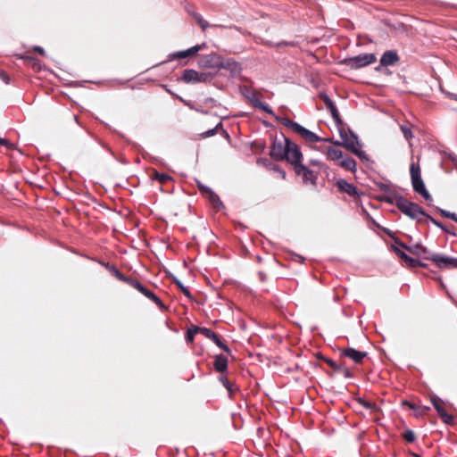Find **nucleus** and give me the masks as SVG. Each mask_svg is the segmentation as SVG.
Here are the masks:
<instances>
[{"label":"nucleus","instance_id":"nucleus-24","mask_svg":"<svg viewBox=\"0 0 457 457\" xmlns=\"http://www.w3.org/2000/svg\"><path fill=\"white\" fill-rule=\"evenodd\" d=\"M295 172L298 174V175H302L303 178L305 179V180H312L313 179V173L308 170L304 165L303 164H300L298 166H296V168H295Z\"/></svg>","mask_w":457,"mask_h":457},{"label":"nucleus","instance_id":"nucleus-27","mask_svg":"<svg viewBox=\"0 0 457 457\" xmlns=\"http://www.w3.org/2000/svg\"><path fill=\"white\" fill-rule=\"evenodd\" d=\"M154 178L162 184H165L172 180L171 177L165 173H159L155 171Z\"/></svg>","mask_w":457,"mask_h":457},{"label":"nucleus","instance_id":"nucleus-10","mask_svg":"<svg viewBox=\"0 0 457 457\" xmlns=\"http://www.w3.org/2000/svg\"><path fill=\"white\" fill-rule=\"evenodd\" d=\"M431 403L433 404V406L437 411L438 414L445 423L450 424L453 422V417L446 412L444 407L445 403L439 397L432 396Z\"/></svg>","mask_w":457,"mask_h":457},{"label":"nucleus","instance_id":"nucleus-20","mask_svg":"<svg viewBox=\"0 0 457 457\" xmlns=\"http://www.w3.org/2000/svg\"><path fill=\"white\" fill-rule=\"evenodd\" d=\"M395 243L396 245H398L399 246H401L402 248L405 249L406 251H408L411 254H415V255H421V254H428V251L427 248L423 247V246H420L419 245H412V246H409V245H406L405 244L402 243L400 240L398 239H395Z\"/></svg>","mask_w":457,"mask_h":457},{"label":"nucleus","instance_id":"nucleus-49","mask_svg":"<svg viewBox=\"0 0 457 457\" xmlns=\"http://www.w3.org/2000/svg\"><path fill=\"white\" fill-rule=\"evenodd\" d=\"M2 79H3L6 83L8 82V79H8L7 75L4 74V75L2 76Z\"/></svg>","mask_w":457,"mask_h":457},{"label":"nucleus","instance_id":"nucleus-13","mask_svg":"<svg viewBox=\"0 0 457 457\" xmlns=\"http://www.w3.org/2000/svg\"><path fill=\"white\" fill-rule=\"evenodd\" d=\"M327 155L328 160L339 161L344 157V154L340 149L332 146H320L317 148Z\"/></svg>","mask_w":457,"mask_h":457},{"label":"nucleus","instance_id":"nucleus-6","mask_svg":"<svg viewBox=\"0 0 457 457\" xmlns=\"http://www.w3.org/2000/svg\"><path fill=\"white\" fill-rule=\"evenodd\" d=\"M212 75L207 72H198L195 70H185L181 80L185 83H202L211 80Z\"/></svg>","mask_w":457,"mask_h":457},{"label":"nucleus","instance_id":"nucleus-33","mask_svg":"<svg viewBox=\"0 0 457 457\" xmlns=\"http://www.w3.org/2000/svg\"><path fill=\"white\" fill-rule=\"evenodd\" d=\"M403 436L404 440L409 442V443H411V442H413L415 440V434L411 430H406L403 433Z\"/></svg>","mask_w":457,"mask_h":457},{"label":"nucleus","instance_id":"nucleus-26","mask_svg":"<svg viewBox=\"0 0 457 457\" xmlns=\"http://www.w3.org/2000/svg\"><path fill=\"white\" fill-rule=\"evenodd\" d=\"M339 165L347 170H351V171H354L355 169H356V162L353 159V158H350V157H346V158H344L341 160V162H339Z\"/></svg>","mask_w":457,"mask_h":457},{"label":"nucleus","instance_id":"nucleus-41","mask_svg":"<svg viewBox=\"0 0 457 457\" xmlns=\"http://www.w3.org/2000/svg\"><path fill=\"white\" fill-rule=\"evenodd\" d=\"M428 410H429L428 407H422V408L419 407L418 408V411L416 413V416H421V415L425 414L426 411H428Z\"/></svg>","mask_w":457,"mask_h":457},{"label":"nucleus","instance_id":"nucleus-2","mask_svg":"<svg viewBox=\"0 0 457 457\" xmlns=\"http://www.w3.org/2000/svg\"><path fill=\"white\" fill-rule=\"evenodd\" d=\"M280 123L282 125H284L285 127L291 129L296 134L300 135L308 143H316V142H320V141H331L330 139H325V138L320 137L315 133L303 128L302 125H300L295 121H292L288 118H281Z\"/></svg>","mask_w":457,"mask_h":457},{"label":"nucleus","instance_id":"nucleus-50","mask_svg":"<svg viewBox=\"0 0 457 457\" xmlns=\"http://www.w3.org/2000/svg\"><path fill=\"white\" fill-rule=\"evenodd\" d=\"M409 405H410V407H411V409H413V410L416 408L414 404L410 403Z\"/></svg>","mask_w":457,"mask_h":457},{"label":"nucleus","instance_id":"nucleus-19","mask_svg":"<svg viewBox=\"0 0 457 457\" xmlns=\"http://www.w3.org/2000/svg\"><path fill=\"white\" fill-rule=\"evenodd\" d=\"M342 353L345 357L353 360L355 363H361L367 355L365 352L357 351L351 347L344 349Z\"/></svg>","mask_w":457,"mask_h":457},{"label":"nucleus","instance_id":"nucleus-43","mask_svg":"<svg viewBox=\"0 0 457 457\" xmlns=\"http://www.w3.org/2000/svg\"><path fill=\"white\" fill-rule=\"evenodd\" d=\"M275 170H277L281 175L282 179L286 178V172L284 170H280L278 167H276Z\"/></svg>","mask_w":457,"mask_h":457},{"label":"nucleus","instance_id":"nucleus-12","mask_svg":"<svg viewBox=\"0 0 457 457\" xmlns=\"http://www.w3.org/2000/svg\"><path fill=\"white\" fill-rule=\"evenodd\" d=\"M392 250L399 256V258L402 259V261L404 262L405 266L410 267V268H414L417 266H424V264L421 263L420 261L410 257L409 255H407L403 251H402L398 247L392 245Z\"/></svg>","mask_w":457,"mask_h":457},{"label":"nucleus","instance_id":"nucleus-25","mask_svg":"<svg viewBox=\"0 0 457 457\" xmlns=\"http://www.w3.org/2000/svg\"><path fill=\"white\" fill-rule=\"evenodd\" d=\"M201 190L213 204H215L216 206L221 205V202H220L219 196L214 192H212L211 189L202 187Z\"/></svg>","mask_w":457,"mask_h":457},{"label":"nucleus","instance_id":"nucleus-38","mask_svg":"<svg viewBox=\"0 0 457 457\" xmlns=\"http://www.w3.org/2000/svg\"><path fill=\"white\" fill-rule=\"evenodd\" d=\"M114 275L115 277L121 280V281H124V282H127V280L129 278H127L125 277L120 271H119L118 270H115L114 271Z\"/></svg>","mask_w":457,"mask_h":457},{"label":"nucleus","instance_id":"nucleus-17","mask_svg":"<svg viewBox=\"0 0 457 457\" xmlns=\"http://www.w3.org/2000/svg\"><path fill=\"white\" fill-rule=\"evenodd\" d=\"M205 47H206V44L203 43L201 45H196L187 50L174 53L170 56L172 59L187 58L190 55L195 54L196 53H198L199 51L203 50Z\"/></svg>","mask_w":457,"mask_h":457},{"label":"nucleus","instance_id":"nucleus-23","mask_svg":"<svg viewBox=\"0 0 457 457\" xmlns=\"http://www.w3.org/2000/svg\"><path fill=\"white\" fill-rule=\"evenodd\" d=\"M214 368L218 372H224L228 368V360L222 355H217L214 361Z\"/></svg>","mask_w":457,"mask_h":457},{"label":"nucleus","instance_id":"nucleus-36","mask_svg":"<svg viewBox=\"0 0 457 457\" xmlns=\"http://www.w3.org/2000/svg\"><path fill=\"white\" fill-rule=\"evenodd\" d=\"M360 403L365 407L366 409H370L371 411H376L377 410V406L375 403H372L370 402H368V401H365V400H361L360 401Z\"/></svg>","mask_w":457,"mask_h":457},{"label":"nucleus","instance_id":"nucleus-47","mask_svg":"<svg viewBox=\"0 0 457 457\" xmlns=\"http://www.w3.org/2000/svg\"><path fill=\"white\" fill-rule=\"evenodd\" d=\"M0 144L4 145H8L7 141L5 139H4V138H1V137H0Z\"/></svg>","mask_w":457,"mask_h":457},{"label":"nucleus","instance_id":"nucleus-46","mask_svg":"<svg viewBox=\"0 0 457 457\" xmlns=\"http://www.w3.org/2000/svg\"><path fill=\"white\" fill-rule=\"evenodd\" d=\"M425 218L429 219L435 225L440 227V224L436 220H435L433 218L428 216L427 214H426Z\"/></svg>","mask_w":457,"mask_h":457},{"label":"nucleus","instance_id":"nucleus-8","mask_svg":"<svg viewBox=\"0 0 457 457\" xmlns=\"http://www.w3.org/2000/svg\"><path fill=\"white\" fill-rule=\"evenodd\" d=\"M334 144L337 145H344L345 148L350 150L352 153H353L361 159H367L365 152L361 150L360 144L354 135H352V138L346 137L345 139H344L343 143L337 141L334 142Z\"/></svg>","mask_w":457,"mask_h":457},{"label":"nucleus","instance_id":"nucleus-11","mask_svg":"<svg viewBox=\"0 0 457 457\" xmlns=\"http://www.w3.org/2000/svg\"><path fill=\"white\" fill-rule=\"evenodd\" d=\"M196 329H197V333H201L205 337L212 340L220 348H221L222 350H224L228 353L229 352L228 347L220 341L218 335H216L212 330H211L210 328H200V327H196Z\"/></svg>","mask_w":457,"mask_h":457},{"label":"nucleus","instance_id":"nucleus-48","mask_svg":"<svg viewBox=\"0 0 457 457\" xmlns=\"http://www.w3.org/2000/svg\"><path fill=\"white\" fill-rule=\"evenodd\" d=\"M448 96L457 101V95L449 93Z\"/></svg>","mask_w":457,"mask_h":457},{"label":"nucleus","instance_id":"nucleus-5","mask_svg":"<svg viewBox=\"0 0 457 457\" xmlns=\"http://www.w3.org/2000/svg\"><path fill=\"white\" fill-rule=\"evenodd\" d=\"M425 259L431 260L439 269H457V258L434 253Z\"/></svg>","mask_w":457,"mask_h":457},{"label":"nucleus","instance_id":"nucleus-9","mask_svg":"<svg viewBox=\"0 0 457 457\" xmlns=\"http://www.w3.org/2000/svg\"><path fill=\"white\" fill-rule=\"evenodd\" d=\"M287 141L289 140L285 139V143H283L276 140L272 143L270 154L273 159L277 161L285 160V156L287 155Z\"/></svg>","mask_w":457,"mask_h":457},{"label":"nucleus","instance_id":"nucleus-34","mask_svg":"<svg viewBox=\"0 0 457 457\" xmlns=\"http://www.w3.org/2000/svg\"><path fill=\"white\" fill-rule=\"evenodd\" d=\"M222 127V123L221 122H219L218 125L212 129H209L207 130L206 132L203 133V137H212L213 135H215V133L217 132V130Z\"/></svg>","mask_w":457,"mask_h":457},{"label":"nucleus","instance_id":"nucleus-4","mask_svg":"<svg viewBox=\"0 0 457 457\" xmlns=\"http://www.w3.org/2000/svg\"><path fill=\"white\" fill-rule=\"evenodd\" d=\"M374 54H361L344 61V63L351 69H360L376 62Z\"/></svg>","mask_w":457,"mask_h":457},{"label":"nucleus","instance_id":"nucleus-18","mask_svg":"<svg viewBox=\"0 0 457 457\" xmlns=\"http://www.w3.org/2000/svg\"><path fill=\"white\" fill-rule=\"evenodd\" d=\"M251 104L258 109H261L266 112L269 114H273V111L264 103H262L260 99V95L256 92H252L248 96Z\"/></svg>","mask_w":457,"mask_h":457},{"label":"nucleus","instance_id":"nucleus-1","mask_svg":"<svg viewBox=\"0 0 457 457\" xmlns=\"http://www.w3.org/2000/svg\"><path fill=\"white\" fill-rule=\"evenodd\" d=\"M395 204L403 214L412 220H416L419 222H421L426 217V213L421 209V207H420L417 204L410 202L406 198H396Z\"/></svg>","mask_w":457,"mask_h":457},{"label":"nucleus","instance_id":"nucleus-35","mask_svg":"<svg viewBox=\"0 0 457 457\" xmlns=\"http://www.w3.org/2000/svg\"><path fill=\"white\" fill-rule=\"evenodd\" d=\"M175 283L186 296H187L188 298H191V294L187 287H184L183 284L180 281H179L178 279L175 280Z\"/></svg>","mask_w":457,"mask_h":457},{"label":"nucleus","instance_id":"nucleus-16","mask_svg":"<svg viewBox=\"0 0 457 457\" xmlns=\"http://www.w3.org/2000/svg\"><path fill=\"white\" fill-rule=\"evenodd\" d=\"M399 61V56L395 50H387L386 51L381 59L380 65L381 66H392L395 65Z\"/></svg>","mask_w":457,"mask_h":457},{"label":"nucleus","instance_id":"nucleus-39","mask_svg":"<svg viewBox=\"0 0 457 457\" xmlns=\"http://www.w3.org/2000/svg\"><path fill=\"white\" fill-rule=\"evenodd\" d=\"M328 109L330 111L334 118L338 117V112L335 104H332V107H328Z\"/></svg>","mask_w":457,"mask_h":457},{"label":"nucleus","instance_id":"nucleus-21","mask_svg":"<svg viewBox=\"0 0 457 457\" xmlns=\"http://www.w3.org/2000/svg\"><path fill=\"white\" fill-rule=\"evenodd\" d=\"M337 187L341 191L345 192L351 196H355L357 195V188L345 179L338 180Z\"/></svg>","mask_w":457,"mask_h":457},{"label":"nucleus","instance_id":"nucleus-37","mask_svg":"<svg viewBox=\"0 0 457 457\" xmlns=\"http://www.w3.org/2000/svg\"><path fill=\"white\" fill-rule=\"evenodd\" d=\"M320 98L323 100L327 108L332 107V104H334L333 101L326 95H320Z\"/></svg>","mask_w":457,"mask_h":457},{"label":"nucleus","instance_id":"nucleus-40","mask_svg":"<svg viewBox=\"0 0 457 457\" xmlns=\"http://www.w3.org/2000/svg\"><path fill=\"white\" fill-rule=\"evenodd\" d=\"M328 109L330 111L334 118L338 117V112L335 104H332V107H328Z\"/></svg>","mask_w":457,"mask_h":457},{"label":"nucleus","instance_id":"nucleus-28","mask_svg":"<svg viewBox=\"0 0 457 457\" xmlns=\"http://www.w3.org/2000/svg\"><path fill=\"white\" fill-rule=\"evenodd\" d=\"M197 334L196 326H193L187 329L186 340L187 343H192L195 335Z\"/></svg>","mask_w":457,"mask_h":457},{"label":"nucleus","instance_id":"nucleus-3","mask_svg":"<svg viewBox=\"0 0 457 457\" xmlns=\"http://www.w3.org/2000/svg\"><path fill=\"white\" fill-rule=\"evenodd\" d=\"M410 172L414 191L420 194L426 200H429L431 195L426 189L421 179L420 166L412 162L410 167Z\"/></svg>","mask_w":457,"mask_h":457},{"label":"nucleus","instance_id":"nucleus-22","mask_svg":"<svg viewBox=\"0 0 457 457\" xmlns=\"http://www.w3.org/2000/svg\"><path fill=\"white\" fill-rule=\"evenodd\" d=\"M140 293L143 294L147 298L151 299L161 309H166L165 305L161 301V299L158 296H156L152 291L147 289L145 286H143V290H140Z\"/></svg>","mask_w":457,"mask_h":457},{"label":"nucleus","instance_id":"nucleus-42","mask_svg":"<svg viewBox=\"0 0 457 457\" xmlns=\"http://www.w3.org/2000/svg\"><path fill=\"white\" fill-rule=\"evenodd\" d=\"M34 50H35L36 52H37L39 54H41V55H45V54H46V53H45V50H44L42 47H40V46H36V47L34 48Z\"/></svg>","mask_w":457,"mask_h":457},{"label":"nucleus","instance_id":"nucleus-31","mask_svg":"<svg viewBox=\"0 0 457 457\" xmlns=\"http://www.w3.org/2000/svg\"><path fill=\"white\" fill-rule=\"evenodd\" d=\"M126 283H128L129 286L138 290L139 292L140 290H143L144 285H142L138 280L129 278Z\"/></svg>","mask_w":457,"mask_h":457},{"label":"nucleus","instance_id":"nucleus-29","mask_svg":"<svg viewBox=\"0 0 457 457\" xmlns=\"http://www.w3.org/2000/svg\"><path fill=\"white\" fill-rule=\"evenodd\" d=\"M401 130L404 136V137L407 139V140H410L411 138H412L413 135H412V132L410 129L409 126L407 125H401Z\"/></svg>","mask_w":457,"mask_h":457},{"label":"nucleus","instance_id":"nucleus-45","mask_svg":"<svg viewBox=\"0 0 457 457\" xmlns=\"http://www.w3.org/2000/svg\"><path fill=\"white\" fill-rule=\"evenodd\" d=\"M449 219H451L452 220L457 222V214L454 213V212H452L451 215H449Z\"/></svg>","mask_w":457,"mask_h":457},{"label":"nucleus","instance_id":"nucleus-7","mask_svg":"<svg viewBox=\"0 0 457 457\" xmlns=\"http://www.w3.org/2000/svg\"><path fill=\"white\" fill-rule=\"evenodd\" d=\"M302 158L303 154L298 145L294 142L287 141V155L285 156V160L296 168V166L302 164Z\"/></svg>","mask_w":457,"mask_h":457},{"label":"nucleus","instance_id":"nucleus-15","mask_svg":"<svg viewBox=\"0 0 457 457\" xmlns=\"http://www.w3.org/2000/svg\"><path fill=\"white\" fill-rule=\"evenodd\" d=\"M219 68L229 71L233 76L238 75L241 71V65L233 59H220Z\"/></svg>","mask_w":457,"mask_h":457},{"label":"nucleus","instance_id":"nucleus-14","mask_svg":"<svg viewBox=\"0 0 457 457\" xmlns=\"http://www.w3.org/2000/svg\"><path fill=\"white\" fill-rule=\"evenodd\" d=\"M220 57L216 54L203 56L200 59V66L204 68H217L220 66Z\"/></svg>","mask_w":457,"mask_h":457},{"label":"nucleus","instance_id":"nucleus-32","mask_svg":"<svg viewBox=\"0 0 457 457\" xmlns=\"http://www.w3.org/2000/svg\"><path fill=\"white\" fill-rule=\"evenodd\" d=\"M194 17L203 30H205L209 27V23L205 21L199 14H195Z\"/></svg>","mask_w":457,"mask_h":457},{"label":"nucleus","instance_id":"nucleus-44","mask_svg":"<svg viewBox=\"0 0 457 457\" xmlns=\"http://www.w3.org/2000/svg\"><path fill=\"white\" fill-rule=\"evenodd\" d=\"M440 212L441 214L445 217V218H448L449 219V215H451L452 212H448V211H445V210H440Z\"/></svg>","mask_w":457,"mask_h":457},{"label":"nucleus","instance_id":"nucleus-30","mask_svg":"<svg viewBox=\"0 0 457 457\" xmlns=\"http://www.w3.org/2000/svg\"><path fill=\"white\" fill-rule=\"evenodd\" d=\"M221 382H222L223 386L228 389L230 395H232V393L235 390H237V388L234 387V385L230 381H228L226 378H221Z\"/></svg>","mask_w":457,"mask_h":457}]
</instances>
